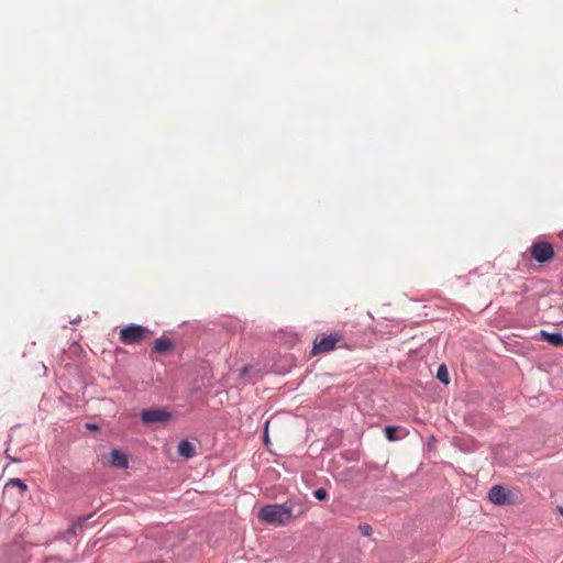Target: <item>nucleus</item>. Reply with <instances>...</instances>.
I'll return each mask as SVG.
<instances>
[{
  "label": "nucleus",
  "instance_id": "nucleus-22",
  "mask_svg": "<svg viewBox=\"0 0 563 563\" xmlns=\"http://www.w3.org/2000/svg\"><path fill=\"white\" fill-rule=\"evenodd\" d=\"M558 236L563 241V230L559 232Z\"/></svg>",
  "mask_w": 563,
  "mask_h": 563
},
{
  "label": "nucleus",
  "instance_id": "nucleus-7",
  "mask_svg": "<svg viewBox=\"0 0 563 563\" xmlns=\"http://www.w3.org/2000/svg\"><path fill=\"white\" fill-rule=\"evenodd\" d=\"M175 344L173 340L165 334L156 339L151 347V354L165 355L174 349Z\"/></svg>",
  "mask_w": 563,
  "mask_h": 563
},
{
  "label": "nucleus",
  "instance_id": "nucleus-20",
  "mask_svg": "<svg viewBox=\"0 0 563 563\" xmlns=\"http://www.w3.org/2000/svg\"><path fill=\"white\" fill-rule=\"evenodd\" d=\"M8 459H10L12 462L18 463L20 460L13 459L12 455H7Z\"/></svg>",
  "mask_w": 563,
  "mask_h": 563
},
{
  "label": "nucleus",
  "instance_id": "nucleus-4",
  "mask_svg": "<svg viewBox=\"0 0 563 563\" xmlns=\"http://www.w3.org/2000/svg\"><path fill=\"white\" fill-rule=\"evenodd\" d=\"M140 418L146 426L166 424L173 418V413L166 408H147L140 412Z\"/></svg>",
  "mask_w": 563,
  "mask_h": 563
},
{
  "label": "nucleus",
  "instance_id": "nucleus-5",
  "mask_svg": "<svg viewBox=\"0 0 563 563\" xmlns=\"http://www.w3.org/2000/svg\"><path fill=\"white\" fill-rule=\"evenodd\" d=\"M343 339L339 332H331L328 335L316 338L311 350V355L331 352L335 349L336 344Z\"/></svg>",
  "mask_w": 563,
  "mask_h": 563
},
{
  "label": "nucleus",
  "instance_id": "nucleus-9",
  "mask_svg": "<svg viewBox=\"0 0 563 563\" xmlns=\"http://www.w3.org/2000/svg\"><path fill=\"white\" fill-rule=\"evenodd\" d=\"M407 434L408 432L399 426H386L384 428V435L390 442L398 441Z\"/></svg>",
  "mask_w": 563,
  "mask_h": 563
},
{
  "label": "nucleus",
  "instance_id": "nucleus-15",
  "mask_svg": "<svg viewBox=\"0 0 563 563\" xmlns=\"http://www.w3.org/2000/svg\"><path fill=\"white\" fill-rule=\"evenodd\" d=\"M313 497L320 501L327 500L329 497V494L325 488L320 487L313 490Z\"/></svg>",
  "mask_w": 563,
  "mask_h": 563
},
{
  "label": "nucleus",
  "instance_id": "nucleus-10",
  "mask_svg": "<svg viewBox=\"0 0 563 563\" xmlns=\"http://www.w3.org/2000/svg\"><path fill=\"white\" fill-rule=\"evenodd\" d=\"M540 338L555 347H563V334L561 332L540 331Z\"/></svg>",
  "mask_w": 563,
  "mask_h": 563
},
{
  "label": "nucleus",
  "instance_id": "nucleus-2",
  "mask_svg": "<svg viewBox=\"0 0 563 563\" xmlns=\"http://www.w3.org/2000/svg\"><path fill=\"white\" fill-rule=\"evenodd\" d=\"M528 252L533 261L543 265L555 257L554 245L550 242L537 240L529 246Z\"/></svg>",
  "mask_w": 563,
  "mask_h": 563
},
{
  "label": "nucleus",
  "instance_id": "nucleus-23",
  "mask_svg": "<svg viewBox=\"0 0 563 563\" xmlns=\"http://www.w3.org/2000/svg\"><path fill=\"white\" fill-rule=\"evenodd\" d=\"M265 441H266V442L268 441V434H267V431L265 432Z\"/></svg>",
  "mask_w": 563,
  "mask_h": 563
},
{
  "label": "nucleus",
  "instance_id": "nucleus-12",
  "mask_svg": "<svg viewBox=\"0 0 563 563\" xmlns=\"http://www.w3.org/2000/svg\"><path fill=\"white\" fill-rule=\"evenodd\" d=\"M437 378L444 385L450 383V375L445 364H441L437 371Z\"/></svg>",
  "mask_w": 563,
  "mask_h": 563
},
{
  "label": "nucleus",
  "instance_id": "nucleus-8",
  "mask_svg": "<svg viewBox=\"0 0 563 563\" xmlns=\"http://www.w3.org/2000/svg\"><path fill=\"white\" fill-rule=\"evenodd\" d=\"M110 463L113 467H117V468H126L129 466V457H128V454L120 451V450H115L113 449L111 452H110Z\"/></svg>",
  "mask_w": 563,
  "mask_h": 563
},
{
  "label": "nucleus",
  "instance_id": "nucleus-14",
  "mask_svg": "<svg viewBox=\"0 0 563 563\" xmlns=\"http://www.w3.org/2000/svg\"><path fill=\"white\" fill-rule=\"evenodd\" d=\"M253 371V366L252 365H244L240 372H239V378L243 382V383H251L253 382L252 379H246V375H249V373H251Z\"/></svg>",
  "mask_w": 563,
  "mask_h": 563
},
{
  "label": "nucleus",
  "instance_id": "nucleus-1",
  "mask_svg": "<svg viewBox=\"0 0 563 563\" xmlns=\"http://www.w3.org/2000/svg\"><path fill=\"white\" fill-rule=\"evenodd\" d=\"M292 518V505L268 504L258 511V519L273 526H285Z\"/></svg>",
  "mask_w": 563,
  "mask_h": 563
},
{
  "label": "nucleus",
  "instance_id": "nucleus-3",
  "mask_svg": "<svg viewBox=\"0 0 563 563\" xmlns=\"http://www.w3.org/2000/svg\"><path fill=\"white\" fill-rule=\"evenodd\" d=\"M151 331L139 324L129 323L120 330L119 340L123 344L132 345L142 342Z\"/></svg>",
  "mask_w": 563,
  "mask_h": 563
},
{
  "label": "nucleus",
  "instance_id": "nucleus-17",
  "mask_svg": "<svg viewBox=\"0 0 563 563\" xmlns=\"http://www.w3.org/2000/svg\"><path fill=\"white\" fill-rule=\"evenodd\" d=\"M93 515L90 514L88 516H82V517H78L77 520L74 522L73 525V529L75 530L76 528H81L84 526V523L90 519Z\"/></svg>",
  "mask_w": 563,
  "mask_h": 563
},
{
  "label": "nucleus",
  "instance_id": "nucleus-18",
  "mask_svg": "<svg viewBox=\"0 0 563 563\" xmlns=\"http://www.w3.org/2000/svg\"><path fill=\"white\" fill-rule=\"evenodd\" d=\"M86 428L91 431L99 430V427L96 423H87Z\"/></svg>",
  "mask_w": 563,
  "mask_h": 563
},
{
  "label": "nucleus",
  "instance_id": "nucleus-21",
  "mask_svg": "<svg viewBox=\"0 0 563 563\" xmlns=\"http://www.w3.org/2000/svg\"><path fill=\"white\" fill-rule=\"evenodd\" d=\"M558 511L563 517V507H558Z\"/></svg>",
  "mask_w": 563,
  "mask_h": 563
},
{
  "label": "nucleus",
  "instance_id": "nucleus-16",
  "mask_svg": "<svg viewBox=\"0 0 563 563\" xmlns=\"http://www.w3.org/2000/svg\"><path fill=\"white\" fill-rule=\"evenodd\" d=\"M358 531L364 536V537H371L373 534V528L371 525L368 523H360L358 525Z\"/></svg>",
  "mask_w": 563,
  "mask_h": 563
},
{
  "label": "nucleus",
  "instance_id": "nucleus-19",
  "mask_svg": "<svg viewBox=\"0 0 563 563\" xmlns=\"http://www.w3.org/2000/svg\"><path fill=\"white\" fill-rule=\"evenodd\" d=\"M115 352H117V354L126 353V351L123 347H117Z\"/></svg>",
  "mask_w": 563,
  "mask_h": 563
},
{
  "label": "nucleus",
  "instance_id": "nucleus-6",
  "mask_svg": "<svg viewBox=\"0 0 563 563\" xmlns=\"http://www.w3.org/2000/svg\"><path fill=\"white\" fill-rule=\"evenodd\" d=\"M488 499L492 504L497 506H508L514 504L512 495L501 485H495L489 489Z\"/></svg>",
  "mask_w": 563,
  "mask_h": 563
},
{
  "label": "nucleus",
  "instance_id": "nucleus-13",
  "mask_svg": "<svg viewBox=\"0 0 563 563\" xmlns=\"http://www.w3.org/2000/svg\"><path fill=\"white\" fill-rule=\"evenodd\" d=\"M9 486L19 488L21 493H24L27 490V485L21 478H10L8 481L5 487H9Z\"/></svg>",
  "mask_w": 563,
  "mask_h": 563
},
{
  "label": "nucleus",
  "instance_id": "nucleus-11",
  "mask_svg": "<svg viewBox=\"0 0 563 563\" xmlns=\"http://www.w3.org/2000/svg\"><path fill=\"white\" fill-rule=\"evenodd\" d=\"M178 454L185 459H191L196 455L195 445L188 440H181L178 443Z\"/></svg>",
  "mask_w": 563,
  "mask_h": 563
}]
</instances>
